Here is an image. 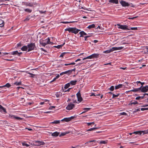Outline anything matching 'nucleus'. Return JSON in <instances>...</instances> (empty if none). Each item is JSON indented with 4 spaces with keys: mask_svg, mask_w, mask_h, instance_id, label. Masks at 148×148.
<instances>
[{
    "mask_svg": "<svg viewBox=\"0 0 148 148\" xmlns=\"http://www.w3.org/2000/svg\"><path fill=\"white\" fill-rule=\"evenodd\" d=\"M65 31H68L69 32H71L75 34H77L78 32L80 31V30L77 29L76 28L71 27L67 28L65 29Z\"/></svg>",
    "mask_w": 148,
    "mask_h": 148,
    "instance_id": "nucleus-1",
    "label": "nucleus"
},
{
    "mask_svg": "<svg viewBox=\"0 0 148 148\" xmlns=\"http://www.w3.org/2000/svg\"><path fill=\"white\" fill-rule=\"evenodd\" d=\"M27 46L28 48V52L34 50V48L36 47L35 44L33 43H31L30 44H28Z\"/></svg>",
    "mask_w": 148,
    "mask_h": 148,
    "instance_id": "nucleus-2",
    "label": "nucleus"
},
{
    "mask_svg": "<svg viewBox=\"0 0 148 148\" xmlns=\"http://www.w3.org/2000/svg\"><path fill=\"white\" fill-rule=\"evenodd\" d=\"M117 25L119 26L118 28L119 29H121L123 30H130V28H128V26L126 25H121L120 24H117Z\"/></svg>",
    "mask_w": 148,
    "mask_h": 148,
    "instance_id": "nucleus-3",
    "label": "nucleus"
},
{
    "mask_svg": "<svg viewBox=\"0 0 148 148\" xmlns=\"http://www.w3.org/2000/svg\"><path fill=\"white\" fill-rule=\"evenodd\" d=\"M45 143L43 141H34L33 145H36L38 146L41 145H44L45 144Z\"/></svg>",
    "mask_w": 148,
    "mask_h": 148,
    "instance_id": "nucleus-4",
    "label": "nucleus"
},
{
    "mask_svg": "<svg viewBox=\"0 0 148 148\" xmlns=\"http://www.w3.org/2000/svg\"><path fill=\"white\" fill-rule=\"evenodd\" d=\"M75 105L74 104L70 103L68 104L66 107V109L69 110H71L75 107Z\"/></svg>",
    "mask_w": 148,
    "mask_h": 148,
    "instance_id": "nucleus-5",
    "label": "nucleus"
},
{
    "mask_svg": "<svg viewBox=\"0 0 148 148\" xmlns=\"http://www.w3.org/2000/svg\"><path fill=\"white\" fill-rule=\"evenodd\" d=\"M78 101L81 102L82 100V98L81 96V95L79 91L76 94Z\"/></svg>",
    "mask_w": 148,
    "mask_h": 148,
    "instance_id": "nucleus-6",
    "label": "nucleus"
},
{
    "mask_svg": "<svg viewBox=\"0 0 148 148\" xmlns=\"http://www.w3.org/2000/svg\"><path fill=\"white\" fill-rule=\"evenodd\" d=\"M120 3L123 7L128 6L130 5V4L124 1L121 0V1H120Z\"/></svg>",
    "mask_w": 148,
    "mask_h": 148,
    "instance_id": "nucleus-7",
    "label": "nucleus"
},
{
    "mask_svg": "<svg viewBox=\"0 0 148 148\" xmlns=\"http://www.w3.org/2000/svg\"><path fill=\"white\" fill-rule=\"evenodd\" d=\"M25 4L26 6H29L30 7H32L34 5H36V3L35 2H33L32 3L26 2L25 3Z\"/></svg>",
    "mask_w": 148,
    "mask_h": 148,
    "instance_id": "nucleus-8",
    "label": "nucleus"
},
{
    "mask_svg": "<svg viewBox=\"0 0 148 148\" xmlns=\"http://www.w3.org/2000/svg\"><path fill=\"white\" fill-rule=\"evenodd\" d=\"M136 132V134H139L140 135L142 133H143V134H147L148 133V129L144 131H138V132Z\"/></svg>",
    "mask_w": 148,
    "mask_h": 148,
    "instance_id": "nucleus-9",
    "label": "nucleus"
},
{
    "mask_svg": "<svg viewBox=\"0 0 148 148\" xmlns=\"http://www.w3.org/2000/svg\"><path fill=\"white\" fill-rule=\"evenodd\" d=\"M148 90V88L147 86L142 87L141 88V91L142 92H146Z\"/></svg>",
    "mask_w": 148,
    "mask_h": 148,
    "instance_id": "nucleus-10",
    "label": "nucleus"
},
{
    "mask_svg": "<svg viewBox=\"0 0 148 148\" xmlns=\"http://www.w3.org/2000/svg\"><path fill=\"white\" fill-rule=\"evenodd\" d=\"M123 47H113L111 49L112 51H113L115 50H120L122 49L123 48Z\"/></svg>",
    "mask_w": 148,
    "mask_h": 148,
    "instance_id": "nucleus-11",
    "label": "nucleus"
},
{
    "mask_svg": "<svg viewBox=\"0 0 148 148\" xmlns=\"http://www.w3.org/2000/svg\"><path fill=\"white\" fill-rule=\"evenodd\" d=\"M11 86V85L9 83H7L5 85H4L3 86H0V88H4L5 87H6L7 88H9Z\"/></svg>",
    "mask_w": 148,
    "mask_h": 148,
    "instance_id": "nucleus-12",
    "label": "nucleus"
},
{
    "mask_svg": "<svg viewBox=\"0 0 148 148\" xmlns=\"http://www.w3.org/2000/svg\"><path fill=\"white\" fill-rule=\"evenodd\" d=\"M51 133V134L52 136L54 137H57L60 134V132H56L53 133Z\"/></svg>",
    "mask_w": 148,
    "mask_h": 148,
    "instance_id": "nucleus-13",
    "label": "nucleus"
},
{
    "mask_svg": "<svg viewBox=\"0 0 148 148\" xmlns=\"http://www.w3.org/2000/svg\"><path fill=\"white\" fill-rule=\"evenodd\" d=\"M142 86H141L140 88H134L133 90H131L130 91H133L134 92H136L137 91H139L141 90V88H142Z\"/></svg>",
    "mask_w": 148,
    "mask_h": 148,
    "instance_id": "nucleus-14",
    "label": "nucleus"
},
{
    "mask_svg": "<svg viewBox=\"0 0 148 148\" xmlns=\"http://www.w3.org/2000/svg\"><path fill=\"white\" fill-rule=\"evenodd\" d=\"M99 54L97 53H94L92 55V58H98L99 57Z\"/></svg>",
    "mask_w": 148,
    "mask_h": 148,
    "instance_id": "nucleus-15",
    "label": "nucleus"
},
{
    "mask_svg": "<svg viewBox=\"0 0 148 148\" xmlns=\"http://www.w3.org/2000/svg\"><path fill=\"white\" fill-rule=\"evenodd\" d=\"M109 2L117 4L118 3V0H109Z\"/></svg>",
    "mask_w": 148,
    "mask_h": 148,
    "instance_id": "nucleus-16",
    "label": "nucleus"
},
{
    "mask_svg": "<svg viewBox=\"0 0 148 148\" xmlns=\"http://www.w3.org/2000/svg\"><path fill=\"white\" fill-rule=\"evenodd\" d=\"M11 117L13 118L14 119H15L17 120H22L23 119V118L16 116L15 115H12V116H11Z\"/></svg>",
    "mask_w": 148,
    "mask_h": 148,
    "instance_id": "nucleus-17",
    "label": "nucleus"
},
{
    "mask_svg": "<svg viewBox=\"0 0 148 148\" xmlns=\"http://www.w3.org/2000/svg\"><path fill=\"white\" fill-rule=\"evenodd\" d=\"M79 34H80V37H83V35H87L86 33H85L84 31H82L79 32Z\"/></svg>",
    "mask_w": 148,
    "mask_h": 148,
    "instance_id": "nucleus-18",
    "label": "nucleus"
},
{
    "mask_svg": "<svg viewBox=\"0 0 148 148\" xmlns=\"http://www.w3.org/2000/svg\"><path fill=\"white\" fill-rule=\"evenodd\" d=\"M27 48H28L27 46H26L25 45V46H23L21 48V49L22 51H26L27 50Z\"/></svg>",
    "mask_w": 148,
    "mask_h": 148,
    "instance_id": "nucleus-19",
    "label": "nucleus"
},
{
    "mask_svg": "<svg viewBox=\"0 0 148 148\" xmlns=\"http://www.w3.org/2000/svg\"><path fill=\"white\" fill-rule=\"evenodd\" d=\"M3 111L4 112L6 113V109L4 108L2 106L0 105V111Z\"/></svg>",
    "mask_w": 148,
    "mask_h": 148,
    "instance_id": "nucleus-20",
    "label": "nucleus"
},
{
    "mask_svg": "<svg viewBox=\"0 0 148 148\" xmlns=\"http://www.w3.org/2000/svg\"><path fill=\"white\" fill-rule=\"evenodd\" d=\"M123 86V85L122 84H119L115 86V89H117L119 88H121Z\"/></svg>",
    "mask_w": 148,
    "mask_h": 148,
    "instance_id": "nucleus-21",
    "label": "nucleus"
},
{
    "mask_svg": "<svg viewBox=\"0 0 148 148\" xmlns=\"http://www.w3.org/2000/svg\"><path fill=\"white\" fill-rule=\"evenodd\" d=\"M144 97H144V95H143V94L142 96H138V97H136L135 99L136 100H139L140 99H143V98Z\"/></svg>",
    "mask_w": 148,
    "mask_h": 148,
    "instance_id": "nucleus-22",
    "label": "nucleus"
},
{
    "mask_svg": "<svg viewBox=\"0 0 148 148\" xmlns=\"http://www.w3.org/2000/svg\"><path fill=\"white\" fill-rule=\"evenodd\" d=\"M69 133V132H62L61 134L59 135V136L61 137L62 136H64L66 135V134H68Z\"/></svg>",
    "mask_w": 148,
    "mask_h": 148,
    "instance_id": "nucleus-23",
    "label": "nucleus"
},
{
    "mask_svg": "<svg viewBox=\"0 0 148 148\" xmlns=\"http://www.w3.org/2000/svg\"><path fill=\"white\" fill-rule=\"evenodd\" d=\"M90 109L91 108H84L83 109V110H85V111H84V112H82L81 114H82L86 112L87 111H88V110H90Z\"/></svg>",
    "mask_w": 148,
    "mask_h": 148,
    "instance_id": "nucleus-24",
    "label": "nucleus"
},
{
    "mask_svg": "<svg viewBox=\"0 0 148 148\" xmlns=\"http://www.w3.org/2000/svg\"><path fill=\"white\" fill-rule=\"evenodd\" d=\"M77 82L76 80L71 81L70 82V84H71L72 85H75Z\"/></svg>",
    "mask_w": 148,
    "mask_h": 148,
    "instance_id": "nucleus-25",
    "label": "nucleus"
},
{
    "mask_svg": "<svg viewBox=\"0 0 148 148\" xmlns=\"http://www.w3.org/2000/svg\"><path fill=\"white\" fill-rule=\"evenodd\" d=\"M68 73L69 74H70V71H69V70L60 73V75H61L64 74H67Z\"/></svg>",
    "mask_w": 148,
    "mask_h": 148,
    "instance_id": "nucleus-26",
    "label": "nucleus"
},
{
    "mask_svg": "<svg viewBox=\"0 0 148 148\" xmlns=\"http://www.w3.org/2000/svg\"><path fill=\"white\" fill-rule=\"evenodd\" d=\"M60 122V120H56L54 121L53 122H51L50 123V124H58Z\"/></svg>",
    "mask_w": 148,
    "mask_h": 148,
    "instance_id": "nucleus-27",
    "label": "nucleus"
},
{
    "mask_svg": "<svg viewBox=\"0 0 148 148\" xmlns=\"http://www.w3.org/2000/svg\"><path fill=\"white\" fill-rule=\"evenodd\" d=\"M95 25L94 24H93L90 25H89L88 27L87 28H88V29H91V28H95Z\"/></svg>",
    "mask_w": 148,
    "mask_h": 148,
    "instance_id": "nucleus-28",
    "label": "nucleus"
},
{
    "mask_svg": "<svg viewBox=\"0 0 148 148\" xmlns=\"http://www.w3.org/2000/svg\"><path fill=\"white\" fill-rule=\"evenodd\" d=\"M99 128V127H94L91 128L88 130L86 131H90L93 130H95L97 129H98Z\"/></svg>",
    "mask_w": 148,
    "mask_h": 148,
    "instance_id": "nucleus-29",
    "label": "nucleus"
},
{
    "mask_svg": "<svg viewBox=\"0 0 148 148\" xmlns=\"http://www.w3.org/2000/svg\"><path fill=\"white\" fill-rule=\"evenodd\" d=\"M61 121H65L66 122H69V121H70V119H69V118H64V119H62Z\"/></svg>",
    "mask_w": 148,
    "mask_h": 148,
    "instance_id": "nucleus-30",
    "label": "nucleus"
},
{
    "mask_svg": "<svg viewBox=\"0 0 148 148\" xmlns=\"http://www.w3.org/2000/svg\"><path fill=\"white\" fill-rule=\"evenodd\" d=\"M100 95V94L99 93L98 94H96V93H92L91 95H90V96H99Z\"/></svg>",
    "mask_w": 148,
    "mask_h": 148,
    "instance_id": "nucleus-31",
    "label": "nucleus"
},
{
    "mask_svg": "<svg viewBox=\"0 0 148 148\" xmlns=\"http://www.w3.org/2000/svg\"><path fill=\"white\" fill-rule=\"evenodd\" d=\"M107 140L106 141H101L98 142L100 144H106L107 143Z\"/></svg>",
    "mask_w": 148,
    "mask_h": 148,
    "instance_id": "nucleus-32",
    "label": "nucleus"
},
{
    "mask_svg": "<svg viewBox=\"0 0 148 148\" xmlns=\"http://www.w3.org/2000/svg\"><path fill=\"white\" fill-rule=\"evenodd\" d=\"M112 52L111 49L109 50H107L103 51V53H108Z\"/></svg>",
    "mask_w": 148,
    "mask_h": 148,
    "instance_id": "nucleus-33",
    "label": "nucleus"
},
{
    "mask_svg": "<svg viewBox=\"0 0 148 148\" xmlns=\"http://www.w3.org/2000/svg\"><path fill=\"white\" fill-rule=\"evenodd\" d=\"M70 85V83H68L66 84L64 86V88L65 89L67 88Z\"/></svg>",
    "mask_w": 148,
    "mask_h": 148,
    "instance_id": "nucleus-34",
    "label": "nucleus"
},
{
    "mask_svg": "<svg viewBox=\"0 0 148 148\" xmlns=\"http://www.w3.org/2000/svg\"><path fill=\"white\" fill-rule=\"evenodd\" d=\"M14 84L16 85V86H19L21 84V82H15L14 83Z\"/></svg>",
    "mask_w": 148,
    "mask_h": 148,
    "instance_id": "nucleus-35",
    "label": "nucleus"
},
{
    "mask_svg": "<svg viewBox=\"0 0 148 148\" xmlns=\"http://www.w3.org/2000/svg\"><path fill=\"white\" fill-rule=\"evenodd\" d=\"M74 22H75L74 21H71V22L61 21L60 22V23H64V24H67V23H74Z\"/></svg>",
    "mask_w": 148,
    "mask_h": 148,
    "instance_id": "nucleus-36",
    "label": "nucleus"
},
{
    "mask_svg": "<svg viewBox=\"0 0 148 148\" xmlns=\"http://www.w3.org/2000/svg\"><path fill=\"white\" fill-rule=\"evenodd\" d=\"M92 55H90L86 58H83V60H84L87 59H92Z\"/></svg>",
    "mask_w": 148,
    "mask_h": 148,
    "instance_id": "nucleus-37",
    "label": "nucleus"
},
{
    "mask_svg": "<svg viewBox=\"0 0 148 148\" xmlns=\"http://www.w3.org/2000/svg\"><path fill=\"white\" fill-rule=\"evenodd\" d=\"M25 11L26 12H28L30 13L32 12V10L29 9L27 8L25 9Z\"/></svg>",
    "mask_w": 148,
    "mask_h": 148,
    "instance_id": "nucleus-38",
    "label": "nucleus"
},
{
    "mask_svg": "<svg viewBox=\"0 0 148 148\" xmlns=\"http://www.w3.org/2000/svg\"><path fill=\"white\" fill-rule=\"evenodd\" d=\"M138 103V102L137 101H135L134 102H131V103L129 104V105L132 104H136Z\"/></svg>",
    "mask_w": 148,
    "mask_h": 148,
    "instance_id": "nucleus-39",
    "label": "nucleus"
},
{
    "mask_svg": "<svg viewBox=\"0 0 148 148\" xmlns=\"http://www.w3.org/2000/svg\"><path fill=\"white\" fill-rule=\"evenodd\" d=\"M27 73L29 74L30 75H31V77H34L36 76L35 74L30 73L29 72Z\"/></svg>",
    "mask_w": 148,
    "mask_h": 148,
    "instance_id": "nucleus-40",
    "label": "nucleus"
},
{
    "mask_svg": "<svg viewBox=\"0 0 148 148\" xmlns=\"http://www.w3.org/2000/svg\"><path fill=\"white\" fill-rule=\"evenodd\" d=\"M50 39L49 38H47V43H46L47 44H50L52 43L51 42H50Z\"/></svg>",
    "mask_w": 148,
    "mask_h": 148,
    "instance_id": "nucleus-41",
    "label": "nucleus"
},
{
    "mask_svg": "<svg viewBox=\"0 0 148 148\" xmlns=\"http://www.w3.org/2000/svg\"><path fill=\"white\" fill-rule=\"evenodd\" d=\"M18 51H13L12 53V54L13 55H15V54H17L18 55Z\"/></svg>",
    "mask_w": 148,
    "mask_h": 148,
    "instance_id": "nucleus-42",
    "label": "nucleus"
},
{
    "mask_svg": "<svg viewBox=\"0 0 148 148\" xmlns=\"http://www.w3.org/2000/svg\"><path fill=\"white\" fill-rule=\"evenodd\" d=\"M62 45H58L57 46H54V47L57 48L58 49H60V48H61L62 47Z\"/></svg>",
    "mask_w": 148,
    "mask_h": 148,
    "instance_id": "nucleus-43",
    "label": "nucleus"
},
{
    "mask_svg": "<svg viewBox=\"0 0 148 148\" xmlns=\"http://www.w3.org/2000/svg\"><path fill=\"white\" fill-rule=\"evenodd\" d=\"M114 87L113 86H111L109 88V90L111 91H112L114 90Z\"/></svg>",
    "mask_w": 148,
    "mask_h": 148,
    "instance_id": "nucleus-44",
    "label": "nucleus"
},
{
    "mask_svg": "<svg viewBox=\"0 0 148 148\" xmlns=\"http://www.w3.org/2000/svg\"><path fill=\"white\" fill-rule=\"evenodd\" d=\"M119 94H118L117 95H115L113 94V95H112V97L113 98L116 97H118L119 96Z\"/></svg>",
    "mask_w": 148,
    "mask_h": 148,
    "instance_id": "nucleus-45",
    "label": "nucleus"
},
{
    "mask_svg": "<svg viewBox=\"0 0 148 148\" xmlns=\"http://www.w3.org/2000/svg\"><path fill=\"white\" fill-rule=\"evenodd\" d=\"M136 83H137L140 84H141L142 85L141 86H143V85L145 84L144 82H141L140 81H137L136 82Z\"/></svg>",
    "mask_w": 148,
    "mask_h": 148,
    "instance_id": "nucleus-46",
    "label": "nucleus"
},
{
    "mask_svg": "<svg viewBox=\"0 0 148 148\" xmlns=\"http://www.w3.org/2000/svg\"><path fill=\"white\" fill-rule=\"evenodd\" d=\"M127 115V113L124 112L120 113V115Z\"/></svg>",
    "mask_w": 148,
    "mask_h": 148,
    "instance_id": "nucleus-47",
    "label": "nucleus"
},
{
    "mask_svg": "<svg viewBox=\"0 0 148 148\" xmlns=\"http://www.w3.org/2000/svg\"><path fill=\"white\" fill-rule=\"evenodd\" d=\"M148 110V108H141V110L142 111H144L145 110Z\"/></svg>",
    "mask_w": 148,
    "mask_h": 148,
    "instance_id": "nucleus-48",
    "label": "nucleus"
},
{
    "mask_svg": "<svg viewBox=\"0 0 148 148\" xmlns=\"http://www.w3.org/2000/svg\"><path fill=\"white\" fill-rule=\"evenodd\" d=\"M67 52H63L61 54V55H60V57H63L64 55L66 53H67Z\"/></svg>",
    "mask_w": 148,
    "mask_h": 148,
    "instance_id": "nucleus-49",
    "label": "nucleus"
},
{
    "mask_svg": "<svg viewBox=\"0 0 148 148\" xmlns=\"http://www.w3.org/2000/svg\"><path fill=\"white\" fill-rule=\"evenodd\" d=\"M130 29H131L132 30H137V27H131Z\"/></svg>",
    "mask_w": 148,
    "mask_h": 148,
    "instance_id": "nucleus-50",
    "label": "nucleus"
},
{
    "mask_svg": "<svg viewBox=\"0 0 148 148\" xmlns=\"http://www.w3.org/2000/svg\"><path fill=\"white\" fill-rule=\"evenodd\" d=\"M91 36L90 35H88L86 36H85L84 37L85 38L84 40H87V38L90 37Z\"/></svg>",
    "mask_w": 148,
    "mask_h": 148,
    "instance_id": "nucleus-51",
    "label": "nucleus"
},
{
    "mask_svg": "<svg viewBox=\"0 0 148 148\" xmlns=\"http://www.w3.org/2000/svg\"><path fill=\"white\" fill-rule=\"evenodd\" d=\"M75 68H74L72 69L69 70V71H70V74L71 73L72 71H75Z\"/></svg>",
    "mask_w": 148,
    "mask_h": 148,
    "instance_id": "nucleus-52",
    "label": "nucleus"
},
{
    "mask_svg": "<svg viewBox=\"0 0 148 148\" xmlns=\"http://www.w3.org/2000/svg\"><path fill=\"white\" fill-rule=\"evenodd\" d=\"M136 132H138V131H136V132H133V133H129V134L130 135H131L132 134H138V135H139V134H136Z\"/></svg>",
    "mask_w": 148,
    "mask_h": 148,
    "instance_id": "nucleus-53",
    "label": "nucleus"
},
{
    "mask_svg": "<svg viewBox=\"0 0 148 148\" xmlns=\"http://www.w3.org/2000/svg\"><path fill=\"white\" fill-rule=\"evenodd\" d=\"M29 16H27V17L24 20V21H28L29 20V19L30 18H29Z\"/></svg>",
    "mask_w": 148,
    "mask_h": 148,
    "instance_id": "nucleus-54",
    "label": "nucleus"
},
{
    "mask_svg": "<svg viewBox=\"0 0 148 148\" xmlns=\"http://www.w3.org/2000/svg\"><path fill=\"white\" fill-rule=\"evenodd\" d=\"M94 124V122H91V123H87V124L88 125V126L92 124Z\"/></svg>",
    "mask_w": 148,
    "mask_h": 148,
    "instance_id": "nucleus-55",
    "label": "nucleus"
},
{
    "mask_svg": "<svg viewBox=\"0 0 148 148\" xmlns=\"http://www.w3.org/2000/svg\"><path fill=\"white\" fill-rule=\"evenodd\" d=\"M138 17V16H136L132 18H128L129 19H133L134 18H137V17Z\"/></svg>",
    "mask_w": 148,
    "mask_h": 148,
    "instance_id": "nucleus-56",
    "label": "nucleus"
},
{
    "mask_svg": "<svg viewBox=\"0 0 148 148\" xmlns=\"http://www.w3.org/2000/svg\"><path fill=\"white\" fill-rule=\"evenodd\" d=\"M22 45V44L21 43H18L17 45V47H21Z\"/></svg>",
    "mask_w": 148,
    "mask_h": 148,
    "instance_id": "nucleus-57",
    "label": "nucleus"
},
{
    "mask_svg": "<svg viewBox=\"0 0 148 148\" xmlns=\"http://www.w3.org/2000/svg\"><path fill=\"white\" fill-rule=\"evenodd\" d=\"M55 107L54 106H50L49 108L50 110H52L53 108H55Z\"/></svg>",
    "mask_w": 148,
    "mask_h": 148,
    "instance_id": "nucleus-58",
    "label": "nucleus"
},
{
    "mask_svg": "<svg viewBox=\"0 0 148 148\" xmlns=\"http://www.w3.org/2000/svg\"><path fill=\"white\" fill-rule=\"evenodd\" d=\"M140 111V109H135V110L134 111V112H136L137 111Z\"/></svg>",
    "mask_w": 148,
    "mask_h": 148,
    "instance_id": "nucleus-59",
    "label": "nucleus"
},
{
    "mask_svg": "<svg viewBox=\"0 0 148 148\" xmlns=\"http://www.w3.org/2000/svg\"><path fill=\"white\" fill-rule=\"evenodd\" d=\"M75 117L74 116H71L70 117H69V119H70V121L71 120L73 119Z\"/></svg>",
    "mask_w": 148,
    "mask_h": 148,
    "instance_id": "nucleus-60",
    "label": "nucleus"
},
{
    "mask_svg": "<svg viewBox=\"0 0 148 148\" xmlns=\"http://www.w3.org/2000/svg\"><path fill=\"white\" fill-rule=\"evenodd\" d=\"M41 45H42L43 46L45 47L46 45H47V44L46 43H43L42 44H40Z\"/></svg>",
    "mask_w": 148,
    "mask_h": 148,
    "instance_id": "nucleus-61",
    "label": "nucleus"
},
{
    "mask_svg": "<svg viewBox=\"0 0 148 148\" xmlns=\"http://www.w3.org/2000/svg\"><path fill=\"white\" fill-rule=\"evenodd\" d=\"M71 89V88H69L68 89L66 90H65V91H64V90H63V91H64V92H69Z\"/></svg>",
    "mask_w": 148,
    "mask_h": 148,
    "instance_id": "nucleus-62",
    "label": "nucleus"
},
{
    "mask_svg": "<svg viewBox=\"0 0 148 148\" xmlns=\"http://www.w3.org/2000/svg\"><path fill=\"white\" fill-rule=\"evenodd\" d=\"M44 40H40V44H42L43 43V41Z\"/></svg>",
    "mask_w": 148,
    "mask_h": 148,
    "instance_id": "nucleus-63",
    "label": "nucleus"
},
{
    "mask_svg": "<svg viewBox=\"0 0 148 148\" xmlns=\"http://www.w3.org/2000/svg\"><path fill=\"white\" fill-rule=\"evenodd\" d=\"M60 77V75L59 74H58L56 76V77H55L56 79Z\"/></svg>",
    "mask_w": 148,
    "mask_h": 148,
    "instance_id": "nucleus-64",
    "label": "nucleus"
}]
</instances>
